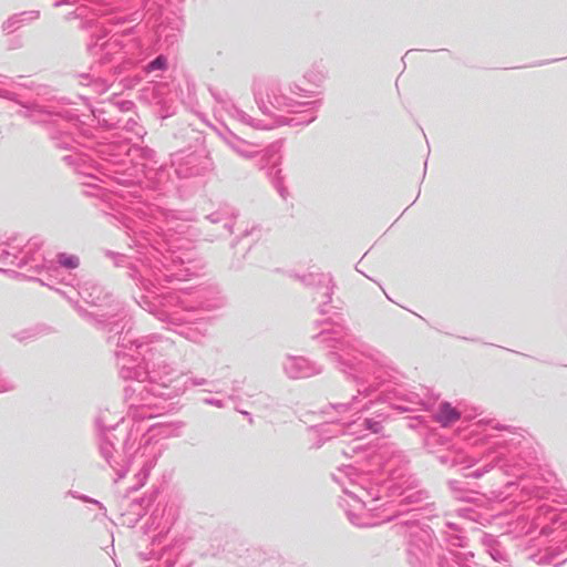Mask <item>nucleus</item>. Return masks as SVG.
<instances>
[{
  "instance_id": "obj_2",
  "label": "nucleus",
  "mask_w": 567,
  "mask_h": 567,
  "mask_svg": "<svg viewBox=\"0 0 567 567\" xmlns=\"http://www.w3.org/2000/svg\"><path fill=\"white\" fill-rule=\"evenodd\" d=\"M165 66H166V59L163 56H158L148 64L147 69L151 71V70H157V69H165Z\"/></svg>"
},
{
  "instance_id": "obj_3",
  "label": "nucleus",
  "mask_w": 567,
  "mask_h": 567,
  "mask_svg": "<svg viewBox=\"0 0 567 567\" xmlns=\"http://www.w3.org/2000/svg\"><path fill=\"white\" fill-rule=\"evenodd\" d=\"M62 264L68 267H71V268H74L78 266V261L72 258H68V259L63 260Z\"/></svg>"
},
{
  "instance_id": "obj_1",
  "label": "nucleus",
  "mask_w": 567,
  "mask_h": 567,
  "mask_svg": "<svg viewBox=\"0 0 567 567\" xmlns=\"http://www.w3.org/2000/svg\"><path fill=\"white\" fill-rule=\"evenodd\" d=\"M460 416V413L449 403L442 404L437 413V420L444 425L456 422Z\"/></svg>"
}]
</instances>
